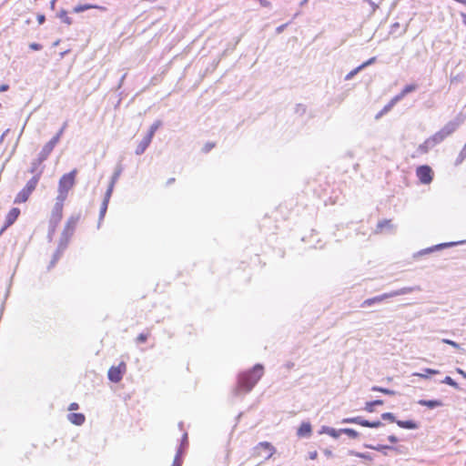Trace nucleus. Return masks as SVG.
<instances>
[{"mask_svg": "<svg viewBox=\"0 0 466 466\" xmlns=\"http://www.w3.org/2000/svg\"><path fill=\"white\" fill-rule=\"evenodd\" d=\"M264 374L261 364H256L252 369L241 372L238 377L237 390L240 393L250 391Z\"/></svg>", "mask_w": 466, "mask_h": 466, "instance_id": "nucleus-1", "label": "nucleus"}, {"mask_svg": "<svg viewBox=\"0 0 466 466\" xmlns=\"http://www.w3.org/2000/svg\"><path fill=\"white\" fill-rule=\"evenodd\" d=\"M76 169H73L60 177L58 182V195L56 198L64 201L66 199L69 190H71L76 184Z\"/></svg>", "mask_w": 466, "mask_h": 466, "instance_id": "nucleus-2", "label": "nucleus"}, {"mask_svg": "<svg viewBox=\"0 0 466 466\" xmlns=\"http://www.w3.org/2000/svg\"><path fill=\"white\" fill-rule=\"evenodd\" d=\"M40 177L41 172L35 174L31 179H29L25 186L16 194L14 203H25L29 199L32 193L35 190L40 180Z\"/></svg>", "mask_w": 466, "mask_h": 466, "instance_id": "nucleus-3", "label": "nucleus"}, {"mask_svg": "<svg viewBox=\"0 0 466 466\" xmlns=\"http://www.w3.org/2000/svg\"><path fill=\"white\" fill-rule=\"evenodd\" d=\"M275 451L276 450L270 442L261 441L253 448L251 456L256 459L267 461L273 456Z\"/></svg>", "mask_w": 466, "mask_h": 466, "instance_id": "nucleus-4", "label": "nucleus"}, {"mask_svg": "<svg viewBox=\"0 0 466 466\" xmlns=\"http://www.w3.org/2000/svg\"><path fill=\"white\" fill-rule=\"evenodd\" d=\"M64 200L56 198L49 218V227L54 232L63 218Z\"/></svg>", "mask_w": 466, "mask_h": 466, "instance_id": "nucleus-5", "label": "nucleus"}, {"mask_svg": "<svg viewBox=\"0 0 466 466\" xmlns=\"http://www.w3.org/2000/svg\"><path fill=\"white\" fill-rule=\"evenodd\" d=\"M455 131V126L454 125H447L443 128H441L440 131L433 134L431 137H429V142L431 143V145L434 147L437 144L441 143L444 139H446L449 136H451Z\"/></svg>", "mask_w": 466, "mask_h": 466, "instance_id": "nucleus-6", "label": "nucleus"}, {"mask_svg": "<svg viewBox=\"0 0 466 466\" xmlns=\"http://www.w3.org/2000/svg\"><path fill=\"white\" fill-rule=\"evenodd\" d=\"M127 372V364L125 361L119 362L117 366H112L107 372L109 380L112 382H119L123 375Z\"/></svg>", "mask_w": 466, "mask_h": 466, "instance_id": "nucleus-7", "label": "nucleus"}, {"mask_svg": "<svg viewBox=\"0 0 466 466\" xmlns=\"http://www.w3.org/2000/svg\"><path fill=\"white\" fill-rule=\"evenodd\" d=\"M62 134H63V129H60L59 132L43 147V148L39 154L40 161H43L48 157V156L53 151L56 145L59 142Z\"/></svg>", "mask_w": 466, "mask_h": 466, "instance_id": "nucleus-8", "label": "nucleus"}, {"mask_svg": "<svg viewBox=\"0 0 466 466\" xmlns=\"http://www.w3.org/2000/svg\"><path fill=\"white\" fill-rule=\"evenodd\" d=\"M416 176L420 183L430 184L433 179V171L428 165H422L417 167Z\"/></svg>", "mask_w": 466, "mask_h": 466, "instance_id": "nucleus-9", "label": "nucleus"}, {"mask_svg": "<svg viewBox=\"0 0 466 466\" xmlns=\"http://www.w3.org/2000/svg\"><path fill=\"white\" fill-rule=\"evenodd\" d=\"M20 213L21 211L18 208H12L8 211L5 218L4 226L0 229V235L16 221V219L20 216Z\"/></svg>", "mask_w": 466, "mask_h": 466, "instance_id": "nucleus-10", "label": "nucleus"}, {"mask_svg": "<svg viewBox=\"0 0 466 466\" xmlns=\"http://www.w3.org/2000/svg\"><path fill=\"white\" fill-rule=\"evenodd\" d=\"M79 219H80V215H73L67 219L65 228H64V235L66 237H69V236L73 235Z\"/></svg>", "mask_w": 466, "mask_h": 466, "instance_id": "nucleus-11", "label": "nucleus"}, {"mask_svg": "<svg viewBox=\"0 0 466 466\" xmlns=\"http://www.w3.org/2000/svg\"><path fill=\"white\" fill-rule=\"evenodd\" d=\"M400 294H401L400 291H395V292H392V293H385V294H382L380 296H377V297H374V298H371V299H368L364 300V302L362 303V306H370V305H372L374 303L381 302L385 299H388V298H390V297H393V296H398Z\"/></svg>", "mask_w": 466, "mask_h": 466, "instance_id": "nucleus-12", "label": "nucleus"}, {"mask_svg": "<svg viewBox=\"0 0 466 466\" xmlns=\"http://www.w3.org/2000/svg\"><path fill=\"white\" fill-rule=\"evenodd\" d=\"M114 184H115V179L111 182V184L109 185V187H108V188H107V190L106 192L103 203H102L101 208H100V215H101V217H104L105 213L106 212L108 202H109V199L111 198L112 191H113Z\"/></svg>", "mask_w": 466, "mask_h": 466, "instance_id": "nucleus-13", "label": "nucleus"}, {"mask_svg": "<svg viewBox=\"0 0 466 466\" xmlns=\"http://www.w3.org/2000/svg\"><path fill=\"white\" fill-rule=\"evenodd\" d=\"M312 427L309 422H302L297 431V435L300 438L311 435Z\"/></svg>", "mask_w": 466, "mask_h": 466, "instance_id": "nucleus-14", "label": "nucleus"}, {"mask_svg": "<svg viewBox=\"0 0 466 466\" xmlns=\"http://www.w3.org/2000/svg\"><path fill=\"white\" fill-rule=\"evenodd\" d=\"M67 420L74 425L81 426L86 421V417L83 413H69Z\"/></svg>", "mask_w": 466, "mask_h": 466, "instance_id": "nucleus-15", "label": "nucleus"}, {"mask_svg": "<svg viewBox=\"0 0 466 466\" xmlns=\"http://www.w3.org/2000/svg\"><path fill=\"white\" fill-rule=\"evenodd\" d=\"M152 139L146 136L141 141L140 143L137 145V148H136V154L137 155H141L145 152V150L148 147V146L150 145Z\"/></svg>", "mask_w": 466, "mask_h": 466, "instance_id": "nucleus-16", "label": "nucleus"}, {"mask_svg": "<svg viewBox=\"0 0 466 466\" xmlns=\"http://www.w3.org/2000/svg\"><path fill=\"white\" fill-rule=\"evenodd\" d=\"M392 228H393V225H392L391 219H384L382 221H380L377 224L375 232L382 233L384 231V229H392Z\"/></svg>", "mask_w": 466, "mask_h": 466, "instance_id": "nucleus-17", "label": "nucleus"}, {"mask_svg": "<svg viewBox=\"0 0 466 466\" xmlns=\"http://www.w3.org/2000/svg\"><path fill=\"white\" fill-rule=\"evenodd\" d=\"M418 403L421 406H426L430 409H434L436 407H440L442 405V402L441 400H420L418 401Z\"/></svg>", "mask_w": 466, "mask_h": 466, "instance_id": "nucleus-18", "label": "nucleus"}, {"mask_svg": "<svg viewBox=\"0 0 466 466\" xmlns=\"http://www.w3.org/2000/svg\"><path fill=\"white\" fill-rule=\"evenodd\" d=\"M396 423L403 429L414 430L418 428V424L413 420H396Z\"/></svg>", "mask_w": 466, "mask_h": 466, "instance_id": "nucleus-19", "label": "nucleus"}, {"mask_svg": "<svg viewBox=\"0 0 466 466\" xmlns=\"http://www.w3.org/2000/svg\"><path fill=\"white\" fill-rule=\"evenodd\" d=\"M440 371L433 369H425L424 373L415 372L413 376L421 378V379H428L430 375H435L438 374Z\"/></svg>", "mask_w": 466, "mask_h": 466, "instance_id": "nucleus-20", "label": "nucleus"}, {"mask_svg": "<svg viewBox=\"0 0 466 466\" xmlns=\"http://www.w3.org/2000/svg\"><path fill=\"white\" fill-rule=\"evenodd\" d=\"M95 8H98V6L96 5H90V4L77 5L76 6L74 7V12L75 13H81V12H84V11H86V10H89V9H95Z\"/></svg>", "mask_w": 466, "mask_h": 466, "instance_id": "nucleus-21", "label": "nucleus"}, {"mask_svg": "<svg viewBox=\"0 0 466 466\" xmlns=\"http://www.w3.org/2000/svg\"><path fill=\"white\" fill-rule=\"evenodd\" d=\"M433 147L431 142H429V138H427L422 144L418 147V151L420 154H426L430 150V148Z\"/></svg>", "mask_w": 466, "mask_h": 466, "instance_id": "nucleus-22", "label": "nucleus"}, {"mask_svg": "<svg viewBox=\"0 0 466 466\" xmlns=\"http://www.w3.org/2000/svg\"><path fill=\"white\" fill-rule=\"evenodd\" d=\"M382 404H383V400H373V401H369L365 405V410H367L369 412H372L374 410V407L376 405H382Z\"/></svg>", "mask_w": 466, "mask_h": 466, "instance_id": "nucleus-23", "label": "nucleus"}, {"mask_svg": "<svg viewBox=\"0 0 466 466\" xmlns=\"http://www.w3.org/2000/svg\"><path fill=\"white\" fill-rule=\"evenodd\" d=\"M416 88H417L416 85H408V86H406L402 89V91H401V93L400 94V96H397V97L395 98V100H398L399 98L403 97V96H406L407 94H409V93H410V92L414 91Z\"/></svg>", "mask_w": 466, "mask_h": 466, "instance_id": "nucleus-24", "label": "nucleus"}, {"mask_svg": "<svg viewBox=\"0 0 466 466\" xmlns=\"http://www.w3.org/2000/svg\"><path fill=\"white\" fill-rule=\"evenodd\" d=\"M465 158H466V148L462 147L455 160V165H457V166L461 165L464 161Z\"/></svg>", "mask_w": 466, "mask_h": 466, "instance_id": "nucleus-25", "label": "nucleus"}, {"mask_svg": "<svg viewBox=\"0 0 466 466\" xmlns=\"http://www.w3.org/2000/svg\"><path fill=\"white\" fill-rule=\"evenodd\" d=\"M59 17L65 24H66V25L72 24V19H71V17H69L67 15V13L66 11H61L59 14Z\"/></svg>", "mask_w": 466, "mask_h": 466, "instance_id": "nucleus-26", "label": "nucleus"}, {"mask_svg": "<svg viewBox=\"0 0 466 466\" xmlns=\"http://www.w3.org/2000/svg\"><path fill=\"white\" fill-rule=\"evenodd\" d=\"M442 383L450 385L453 388H458V383L454 381L452 378H451L450 376L445 377L444 380H442Z\"/></svg>", "mask_w": 466, "mask_h": 466, "instance_id": "nucleus-27", "label": "nucleus"}, {"mask_svg": "<svg viewBox=\"0 0 466 466\" xmlns=\"http://www.w3.org/2000/svg\"><path fill=\"white\" fill-rule=\"evenodd\" d=\"M342 431L346 435H348L349 437L353 438V439H355L359 436V433L353 429H344V430H342Z\"/></svg>", "mask_w": 466, "mask_h": 466, "instance_id": "nucleus-28", "label": "nucleus"}, {"mask_svg": "<svg viewBox=\"0 0 466 466\" xmlns=\"http://www.w3.org/2000/svg\"><path fill=\"white\" fill-rule=\"evenodd\" d=\"M158 126H159V123H155L153 124L150 128H149V131L148 133L147 134V137H149L151 139L153 138L154 135H155V132L157 131V129L158 128Z\"/></svg>", "mask_w": 466, "mask_h": 466, "instance_id": "nucleus-29", "label": "nucleus"}, {"mask_svg": "<svg viewBox=\"0 0 466 466\" xmlns=\"http://www.w3.org/2000/svg\"><path fill=\"white\" fill-rule=\"evenodd\" d=\"M182 465V457L181 452L178 451L173 461L172 466H181Z\"/></svg>", "mask_w": 466, "mask_h": 466, "instance_id": "nucleus-30", "label": "nucleus"}, {"mask_svg": "<svg viewBox=\"0 0 466 466\" xmlns=\"http://www.w3.org/2000/svg\"><path fill=\"white\" fill-rule=\"evenodd\" d=\"M372 390L373 391H380V392H382V393H385V394H389V395H391L393 394L394 392L390 390H388V389H384V388H380V387H373L372 388Z\"/></svg>", "mask_w": 466, "mask_h": 466, "instance_id": "nucleus-31", "label": "nucleus"}, {"mask_svg": "<svg viewBox=\"0 0 466 466\" xmlns=\"http://www.w3.org/2000/svg\"><path fill=\"white\" fill-rule=\"evenodd\" d=\"M357 424H358V425H360V426H363V427H368V428H370V421H369V420H367L362 419L361 417H358V419H357Z\"/></svg>", "mask_w": 466, "mask_h": 466, "instance_id": "nucleus-32", "label": "nucleus"}, {"mask_svg": "<svg viewBox=\"0 0 466 466\" xmlns=\"http://www.w3.org/2000/svg\"><path fill=\"white\" fill-rule=\"evenodd\" d=\"M148 338V334L147 333H141L139 334L137 337V341L138 343H144L147 341Z\"/></svg>", "mask_w": 466, "mask_h": 466, "instance_id": "nucleus-33", "label": "nucleus"}, {"mask_svg": "<svg viewBox=\"0 0 466 466\" xmlns=\"http://www.w3.org/2000/svg\"><path fill=\"white\" fill-rule=\"evenodd\" d=\"M362 69V66H359L358 67H356L355 69H353L352 71H350L347 76H346V79H350L353 76H355L358 72H360V70Z\"/></svg>", "mask_w": 466, "mask_h": 466, "instance_id": "nucleus-34", "label": "nucleus"}, {"mask_svg": "<svg viewBox=\"0 0 466 466\" xmlns=\"http://www.w3.org/2000/svg\"><path fill=\"white\" fill-rule=\"evenodd\" d=\"M442 342L445 343V344L451 345V347H453L455 349H460V345L457 342L453 341V340H451V339H443Z\"/></svg>", "mask_w": 466, "mask_h": 466, "instance_id": "nucleus-35", "label": "nucleus"}, {"mask_svg": "<svg viewBox=\"0 0 466 466\" xmlns=\"http://www.w3.org/2000/svg\"><path fill=\"white\" fill-rule=\"evenodd\" d=\"M381 417H382V419H384V420H390V421H392V422H393V421H396V420H395V417H394V415H393L392 413H390V412L383 413V414L381 415Z\"/></svg>", "mask_w": 466, "mask_h": 466, "instance_id": "nucleus-36", "label": "nucleus"}, {"mask_svg": "<svg viewBox=\"0 0 466 466\" xmlns=\"http://www.w3.org/2000/svg\"><path fill=\"white\" fill-rule=\"evenodd\" d=\"M382 425L380 420L370 421V428H379Z\"/></svg>", "mask_w": 466, "mask_h": 466, "instance_id": "nucleus-37", "label": "nucleus"}, {"mask_svg": "<svg viewBox=\"0 0 466 466\" xmlns=\"http://www.w3.org/2000/svg\"><path fill=\"white\" fill-rule=\"evenodd\" d=\"M36 20H37V22H38V24H39V25L44 24V23H45V21H46V16H45V15H43V14H39V15H37V16H36Z\"/></svg>", "mask_w": 466, "mask_h": 466, "instance_id": "nucleus-38", "label": "nucleus"}, {"mask_svg": "<svg viewBox=\"0 0 466 466\" xmlns=\"http://www.w3.org/2000/svg\"><path fill=\"white\" fill-rule=\"evenodd\" d=\"M376 60L375 57H371L370 58L368 61L364 62L363 64L360 65V66H362V69L365 68L366 66H368L369 65L374 63Z\"/></svg>", "mask_w": 466, "mask_h": 466, "instance_id": "nucleus-39", "label": "nucleus"}, {"mask_svg": "<svg viewBox=\"0 0 466 466\" xmlns=\"http://www.w3.org/2000/svg\"><path fill=\"white\" fill-rule=\"evenodd\" d=\"M29 47L32 50H40L42 48V46L40 44H37V43H32V44L29 45Z\"/></svg>", "mask_w": 466, "mask_h": 466, "instance_id": "nucleus-40", "label": "nucleus"}, {"mask_svg": "<svg viewBox=\"0 0 466 466\" xmlns=\"http://www.w3.org/2000/svg\"><path fill=\"white\" fill-rule=\"evenodd\" d=\"M357 419H358V417L347 418V419L343 420V422L344 423H355V424H357Z\"/></svg>", "mask_w": 466, "mask_h": 466, "instance_id": "nucleus-41", "label": "nucleus"}, {"mask_svg": "<svg viewBox=\"0 0 466 466\" xmlns=\"http://www.w3.org/2000/svg\"><path fill=\"white\" fill-rule=\"evenodd\" d=\"M79 408V405L76 403V402H72L69 406H68V410H78Z\"/></svg>", "mask_w": 466, "mask_h": 466, "instance_id": "nucleus-42", "label": "nucleus"}, {"mask_svg": "<svg viewBox=\"0 0 466 466\" xmlns=\"http://www.w3.org/2000/svg\"><path fill=\"white\" fill-rule=\"evenodd\" d=\"M309 457L311 460H315L318 457V452L316 451H311V452L309 453Z\"/></svg>", "mask_w": 466, "mask_h": 466, "instance_id": "nucleus-43", "label": "nucleus"}, {"mask_svg": "<svg viewBox=\"0 0 466 466\" xmlns=\"http://www.w3.org/2000/svg\"><path fill=\"white\" fill-rule=\"evenodd\" d=\"M388 439L391 443H396L398 441V438L394 435H390Z\"/></svg>", "mask_w": 466, "mask_h": 466, "instance_id": "nucleus-44", "label": "nucleus"}, {"mask_svg": "<svg viewBox=\"0 0 466 466\" xmlns=\"http://www.w3.org/2000/svg\"><path fill=\"white\" fill-rule=\"evenodd\" d=\"M8 88H9L8 85L3 84V85L0 86V92H5V91L8 90Z\"/></svg>", "mask_w": 466, "mask_h": 466, "instance_id": "nucleus-45", "label": "nucleus"}, {"mask_svg": "<svg viewBox=\"0 0 466 466\" xmlns=\"http://www.w3.org/2000/svg\"><path fill=\"white\" fill-rule=\"evenodd\" d=\"M461 16L462 18L463 25L466 26V14L461 13Z\"/></svg>", "mask_w": 466, "mask_h": 466, "instance_id": "nucleus-46", "label": "nucleus"}, {"mask_svg": "<svg viewBox=\"0 0 466 466\" xmlns=\"http://www.w3.org/2000/svg\"><path fill=\"white\" fill-rule=\"evenodd\" d=\"M457 371L458 373L461 374L464 378H466V373L462 370L458 369Z\"/></svg>", "mask_w": 466, "mask_h": 466, "instance_id": "nucleus-47", "label": "nucleus"}, {"mask_svg": "<svg viewBox=\"0 0 466 466\" xmlns=\"http://www.w3.org/2000/svg\"><path fill=\"white\" fill-rule=\"evenodd\" d=\"M454 1L466 6V0H454Z\"/></svg>", "mask_w": 466, "mask_h": 466, "instance_id": "nucleus-48", "label": "nucleus"}, {"mask_svg": "<svg viewBox=\"0 0 466 466\" xmlns=\"http://www.w3.org/2000/svg\"><path fill=\"white\" fill-rule=\"evenodd\" d=\"M56 2V0H52V1H51V8H52V9H54V8H55Z\"/></svg>", "mask_w": 466, "mask_h": 466, "instance_id": "nucleus-49", "label": "nucleus"}, {"mask_svg": "<svg viewBox=\"0 0 466 466\" xmlns=\"http://www.w3.org/2000/svg\"><path fill=\"white\" fill-rule=\"evenodd\" d=\"M282 28H283V26H279V27H278V29H277V30H278V32H281V31H282Z\"/></svg>", "mask_w": 466, "mask_h": 466, "instance_id": "nucleus-50", "label": "nucleus"}, {"mask_svg": "<svg viewBox=\"0 0 466 466\" xmlns=\"http://www.w3.org/2000/svg\"><path fill=\"white\" fill-rule=\"evenodd\" d=\"M463 147H465V148H466V142H465V145L463 146Z\"/></svg>", "mask_w": 466, "mask_h": 466, "instance_id": "nucleus-51", "label": "nucleus"}]
</instances>
